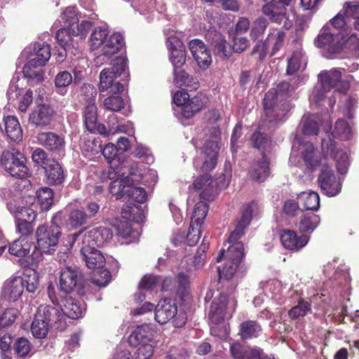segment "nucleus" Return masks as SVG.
<instances>
[{"instance_id": "obj_1", "label": "nucleus", "mask_w": 359, "mask_h": 359, "mask_svg": "<svg viewBox=\"0 0 359 359\" xmlns=\"http://www.w3.org/2000/svg\"><path fill=\"white\" fill-rule=\"evenodd\" d=\"M254 205V202H252L243 208L241 217L235 220V229L229 234L228 242L230 245L226 255L225 250L222 249L216 257V261L219 262L225 256L224 266L217 267L219 283L231 280L238 269L243 268L241 264L245 257L244 245L238 240L244 236L245 229L252 221Z\"/></svg>"}, {"instance_id": "obj_2", "label": "nucleus", "mask_w": 359, "mask_h": 359, "mask_svg": "<svg viewBox=\"0 0 359 359\" xmlns=\"http://www.w3.org/2000/svg\"><path fill=\"white\" fill-rule=\"evenodd\" d=\"M218 134H219V130L214 128L211 135L205 140L203 147L205 159L201 166L198 168L197 161H194L196 169L203 172V175L198 176L193 182L192 187L196 191L203 189L207 185L213 182L209 172L215 169L217 164L218 154L220 150L218 144Z\"/></svg>"}, {"instance_id": "obj_3", "label": "nucleus", "mask_w": 359, "mask_h": 359, "mask_svg": "<svg viewBox=\"0 0 359 359\" xmlns=\"http://www.w3.org/2000/svg\"><path fill=\"white\" fill-rule=\"evenodd\" d=\"M327 24L339 32L352 29L359 32V0L346 1L341 11Z\"/></svg>"}, {"instance_id": "obj_4", "label": "nucleus", "mask_w": 359, "mask_h": 359, "mask_svg": "<svg viewBox=\"0 0 359 359\" xmlns=\"http://www.w3.org/2000/svg\"><path fill=\"white\" fill-rule=\"evenodd\" d=\"M86 283L83 274L77 269L66 266L60 271L58 290L60 295L75 291L77 294L83 296L86 294Z\"/></svg>"}, {"instance_id": "obj_5", "label": "nucleus", "mask_w": 359, "mask_h": 359, "mask_svg": "<svg viewBox=\"0 0 359 359\" xmlns=\"http://www.w3.org/2000/svg\"><path fill=\"white\" fill-rule=\"evenodd\" d=\"M25 155L18 149L13 148L2 152L0 165L11 176L23 178L27 176L29 169L26 165Z\"/></svg>"}, {"instance_id": "obj_6", "label": "nucleus", "mask_w": 359, "mask_h": 359, "mask_svg": "<svg viewBox=\"0 0 359 359\" xmlns=\"http://www.w3.org/2000/svg\"><path fill=\"white\" fill-rule=\"evenodd\" d=\"M59 226L51 222L50 226L44 224L39 225L35 231L36 245L34 244V248L39 249L43 253L53 254L55 251V247L62 232Z\"/></svg>"}, {"instance_id": "obj_7", "label": "nucleus", "mask_w": 359, "mask_h": 359, "mask_svg": "<svg viewBox=\"0 0 359 359\" xmlns=\"http://www.w3.org/2000/svg\"><path fill=\"white\" fill-rule=\"evenodd\" d=\"M110 193L116 199L128 198L138 203H143L147 200V192L144 188L133 186L130 184L128 177L124 180H115L109 184Z\"/></svg>"}, {"instance_id": "obj_8", "label": "nucleus", "mask_w": 359, "mask_h": 359, "mask_svg": "<svg viewBox=\"0 0 359 359\" xmlns=\"http://www.w3.org/2000/svg\"><path fill=\"white\" fill-rule=\"evenodd\" d=\"M103 253L91 247V283L99 287H106L111 280L110 271L105 267Z\"/></svg>"}, {"instance_id": "obj_9", "label": "nucleus", "mask_w": 359, "mask_h": 359, "mask_svg": "<svg viewBox=\"0 0 359 359\" xmlns=\"http://www.w3.org/2000/svg\"><path fill=\"white\" fill-rule=\"evenodd\" d=\"M90 28L88 21H82L80 25L75 26V28L63 27L57 30L55 39L57 44L65 50H70L76 48L77 43H75L74 36H81V39L85 38Z\"/></svg>"}, {"instance_id": "obj_10", "label": "nucleus", "mask_w": 359, "mask_h": 359, "mask_svg": "<svg viewBox=\"0 0 359 359\" xmlns=\"http://www.w3.org/2000/svg\"><path fill=\"white\" fill-rule=\"evenodd\" d=\"M160 285L161 292H175L183 300L190 294V277L184 272L178 273L176 278L170 276L162 278L161 276Z\"/></svg>"}, {"instance_id": "obj_11", "label": "nucleus", "mask_w": 359, "mask_h": 359, "mask_svg": "<svg viewBox=\"0 0 359 359\" xmlns=\"http://www.w3.org/2000/svg\"><path fill=\"white\" fill-rule=\"evenodd\" d=\"M88 219L87 214L83 210L74 209L58 212L52 217V223L62 229L70 231L84 224Z\"/></svg>"}, {"instance_id": "obj_12", "label": "nucleus", "mask_w": 359, "mask_h": 359, "mask_svg": "<svg viewBox=\"0 0 359 359\" xmlns=\"http://www.w3.org/2000/svg\"><path fill=\"white\" fill-rule=\"evenodd\" d=\"M264 113L268 121L273 125L283 123L292 109V104L287 100H266L263 102Z\"/></svg>"}, {"instance_id": "obj_13", "label": "nucleus", "mask_w": 359, "mask_h": 359, "mask_svg": "<svg viewBox=\"0 0 359 359\" xmlns=\"http://www.w3.org/2000/svg\"><path fill=\"white\" fill-rule=\"evenodd\" d=\"M314 44L330 54H338L342 50L344 43L340 35L332 33L329 24H325L315 39Z\"/></svg>"}, {"instance_id": "obj_14", "label": "nucleus", "mask_w": 359, "mask_h": 359, "mask_svg": "<svg viewBox=\"0 0 359 359\" xmlns=\"http://www.w3.org/2000/svg\"><path fill=\"white\" fill-rule=\"evenodd\" d=\"M321 144L324 156L334 158L336 161V168L338 172L341 175L346 174L349 166L347 153L338 148L336 141L330 137L328 139H323Z\"/></svg>"}, {"instance_id": "obj_15", "label": "nucleus", "mask_w": 359, "mask_h": 359, "mask_svg": "<svg viewBox=\"0 0 359 359\" xmlns=\"http://www.w3.org/2000/svg\"><path fill=\"white\" fill-rule=\"evenodd\" d=\"M317 181L322 192L327 196H334L341 191L339 179L327 165H323Z\"/></svg>"}, {"instance_id": "obj_16", "label": "nucleus", "mask_w": 359, "mask_h": 359, "mask_svg": "<svg viewBox=\"0 0 359 359\" xmlns=\"http://www.w3.org/2000/svg\"><path fill=\"white\" fill-rule=\"evenodd\" d=\"M123 45L124 39L120 33L111 34L102 47L101 53L95 57V65L99 67L111 61L113 55L117 53Z\"/></svg>"}, {"instance_id": "obj_17", "label": "nucleus", "mask_w": 359, "mask_h": 359, "mask_svg": "<svg viewBox=\"0 0 359 359\" xmlns=\"http://www.w3.org/2000/svg\"><path fill=\"white\" fill-rule=\"evenodd\" d=\"M280 239L285 249L298 252L307 245L310 236L306 234L298 236L294 230L285 229L280 231Z\"/></svg>"}, {"instance_id": "obj_18", "label": "nucleus", "mask_w": 359, "mask_h": 359, "mask_svg": "<svg viewBox=\"0 0 359 359\" xmlns=\"http://www.w3.org/2000/svg\"><path fill=\"white\" fill-rule=\"evenodd\" d=\"M205 38L212 47L214 53L222 59H227L232 55L231 45L225 37L216 30H210Z\"/></svg>"}, {"instance_id": "obj_19", "label": "nucleus", "mask_w": 359, "mask_h": 359, "mask_svg": "<svg viewBox=\"0 0 359 359\" xmlns=\"http://www.w3.org/2000/svg\"><path fill=\"white\" fill-rule=\"evenodd\" d=\"M29 114V123L36 127H45L48 126L53 118L54 109L49 105L39 103Z\"/></svg>"}, {"instance_id": "obj_20", "label": "nucleus", "mask_w": 359, "mask_h": 359, "mask_svg": "<svg viewBox=\"0 0 359 359\" xmlns=\"http://www.w3.org/2000/svg\"><path fill=\"white\" fill-rule=\"evenodd\" d=\"M319 78L322 88L325 90L336 88V90L340 93H346L349 88L348 83L341 80V72L337 69L321 73Z\"/></svg>"}, {"instance_id": "obj_21", "label": "nucleus", "mask_w": 359, "mask_h": 359, "mask_svg": "<svg viewBox=\"0 0 359 359\" xmlns=\"http://www.w3.org/2000/svg\"><path fill=\"white\" fill-rule=\"evenodd\" d=\"M270 161L265 152L262 158L255 160L248 172L250 178L258 183L264 182L270 175Z\"/></svg>"}, {"instance_id": "obj_22", "label": "nucleus", "mask_w": 359, "mask_h": 359, "mask_svg": "<svg viewBox=\"0 0 359 359\" xmlns=\"http://www.w3.org/2000/svg\"><path fill=\"white\" fill-rule=\"evenodd\" d=\"M189 50L201 68H207L212 63V57L205 43L200 39H193L189 43Z\"/></svg>"}, {"instance_id": "obj_23", "label": "nucleus", "mask_w": 359, "mask_h": 359, "mask_svg": "<svg viewBox=\"0 0 359 359\" xmlns=\"http://www.w3.org/2000/svg\"><path fill=\"white\" fill-rule=\"evenodd\" d=\"M209 102L208 97L202 93H198L192 98H189L187 104L181 108V115L186 119H189L197 113L205 109Z\"/></svg>"}, {"instance_id": "obj_24", "label": "nucleus", "mask_w": 359, "mask_h": 359, "mask_svg": "<svg viewBox=\"0 0 359 359\" xmlns=\"http://www.w3.org/2000/svg\"><path fill=\"white\" fill-rule=\"evenodd\" d=\"M23 283L21 276L7 279L2 287L1 297L9 302L17 301L23 293Z\"/></svg>"}, {"instance_id": "obj_25", "label": "nucleus", "mask_w": 359, "mask_h": 359, "mask_svg": "<svg viewBox=\"0 0 359 359\" xmlns=\"http://www.w3.org/2000/svg\"><path fill=\"white\" fill-rule=\"evenodd\" d=\"M236 301L229 299L228 297L220 293L210 304L209 314H233L236 311Z\"/></svg>"}, {"instance_id": "obj_26", "label": "nucleus", "mask_w": 359, "mask_h": 359, "mask_svg": "<svg viewBox=\"0 0 359 359\" xmlns=\"http://www.w3.org/2000/svg\"><path fill=\"white\" fill-rule=\"evenodd\" d=\"M36 139L39 144L50 151L60 152L64 150V138L55 133H39L36 136Z\"/></svg>"}, {"instance_id": "obj_27", "label": "nucleus", "mask_w": 359, "mask_h": 359, "mask_svg": "<svg viewBox=\"0 0 359 359\" xmlns=\"http://www.w3.org/2000/svg\"><path fill=\"white\" fill-rule=\"evenodd\" d=\"M47 183L57 186L63 184L65 175L61 165L55 160L51 159L43 166Z\"/></svg>"}, {"instance_id": "obj_28", "label": "nucleus", "mask_w": 359, "mask_h": 359, "mask_svg": "<svg viewBox=\"0 0 359 359\" xmlns=\"http://www.w3.org/2000/svg\"><path fill=\"white\" fill-rule=\"evenodd\" d=\"M154 337V330L150 325H139L132 332L128 338L129 343L133 346L141 344L149 343Z\"/></svg>"}, {"instance_id": "obj_29", "label": "nucleus", "mask_w": 359, "mask_h": 359, "mask_svg": "<svg viewBox=\"0 0 359 359\" xmlns=\"http://www.w3.org/2000/svg\"><path fill=\"white\" fill-rule=\"evenodd\" d=\"M230 352L234 359H259L263 350L258 347H246L239 343H233L230 346Z\"/></svg>"}, {"instance_id": "obj_30", "label": "nucleus", "mask_w": 359, "mask_h": 359, "mask_svg": "<svg viewBox=\"0 0 359 359\" xmlns=\"http://www.w3.org/2000/svg\"><path fill=\"white\" fill-rule=\"evenodd\" d=\"M24 77L27 79L28 83L30 84H37L43 80L44 72L42 66L34 62L31 58L24 65L22 68Z\"/></svg>"}, {"instance_id": "obj_31", "label": "nucleus", "mask_w": 359, "mask_h": 359, "mask_svg": "<svg viewBox=\"0 0 359 359\" xmlns=\"http://www.w3.org/2000/svg\"><path fill=\"white\" fill-rule=\"evenodd\" d=\"M5 132L7 136L14 142L22 140V130L18 118L14 116H7L4 118Z\"/></svg>"}, {"instance_id": "obj_32", "label": "nucleus", "mask_w": 359, "mask_h": 359, "mask_svg": "<svg viewBox=\"0 0 359 359\" xmlns=\"http://www.w3.org/2000/svg\"><path fill=\"white\" fill-rule=\"evenodd\" d=\"M320 222L318 215L313 213L305 214L299 217L296 227L302 233H311L318 227Z\"/></svg>"}, {"instance_id": "obj_33", "label": "nucleus", "mask_w": 359, "mask_h": 359, "mask_svg": "<svg viewBox=\"0 0 359 359\" xmlns=\"http://www.w3.org/2000/svg\"><path fill=\"white\" fill-rule=\"evenodd\" d=\"M34 243L26 237H20L10 244L8 252L16 257H25L29 255Z\"/></svg>"}, {"instance_id": "obj_34", "label": "nucleus", "mask_w": 359, "mask_h": 359, "mask_svg": "<svg viewBox=\"0 0 359 359\" xmlns=\"http://www.w3.org/2000/svg\"><path fill=\"white\" fill-rule=\"evenodd\" d=\"M302 158L307 169L311 171L316 170L321 164V157L317 154L312 144H306L302 152Z\"/></svg>"}, {"instance_id": "obj_35", "label": "nucleus", "mask_w": 359, "mask_h": 359, "mask_svg": "<svg viewBox=\"0 0 359 359\" xmlns=\"http://www.w3.org/2000/svg\"><path fill=\"white\" fill-rule=\"evenodd\" d=\"M48 319L46 316H34L31 325L32 335L36 339H44L49 332Z\"/></svg>"}, {"instance_id": "obj_36", "label": "nucleus", "mask_w": 359, "mask_h": 359, "mask_svg": "<svg viewBox=\"0 0 359 359\" xmlns=\"http://www.w3.org/2000/svg\"><path fill=\"white\" fill-rule=\"evenodd\" d=\"M298 201L304 210H317L320 207V196L317 192H302L298 196Z\"/></svg>"}, {"instance_id": "obj_37", "label": "nucleus", "mask_w": 359, "mask_h": 359, "mask_svg": "<svg viewBox=\"0 0 359 359\" xmlns=\"http://www.w3.org/2000/svg\"><path fill=\"white\" fill-rule=\"evenodd\" d=\"M7 208L15 219H20L31 223H34L36 219V213L29 207L18 206L14 203H10L7 204Z\"/></svg>"}, {"instance_id": "obj_38", "label": "nucleus", "mask_w": 359, "mask_h": 359, "mask_svg": "<svg viewBox=\"0 0 359 359\" xmlns=\"http://www.w3.org/2000/svg\"><path fill=\"white\" fill-rule=\"evenodd\" d=\"M175 83L181 87L186 86L190 90H195L199 88V82L196 76L189 75L184 70L173 72Z\"/></svg>"}, {"instance_id": "obj_39", "label": "nucleus", "mask_w": 359, "mask_h": 359, "mask_svg": "<svg viewBox=\"0 0 359 359\" xmlns=\"http://www.w3.org/2000/svg\"><path fill=\"white\" fill-rule=\"evenodd\" d=\"M112 237V231L109 227L100 226L91 230V242H93L97 248L104 246Z\"/></svg>"}, {"instance_id": "obj_40", "label": "nucleus", "mask_w": 359, "mask_h": 359, "mask_svg": "<svg viewBox=\"0 0 359 359\" xmlns=\"http://www.w3.org/2000/svg\"><path fill=\"white\" fill-rule=\"evenodd\" d=\"M290 84L287 81H282L276 86V88L268 90L264 95L266 100H287L290 95Z\"/></svg>"}, {"instance_id": "obj_41", "label": "nucleus", "mask_w": 359, "mask_h": 359, "mask_svg": "<svg viewBox=\"0 0 359 359\" xmlns=\"http://www.w3.org/2000/svg\"><path fill=\"white\" fill-rule=\"evenodd\" d=\"M98 149L102 151V154L110 165V168L114 170V172L121 175L119 171L116 170H118V165H119V163H118V160L116 161L118 153L116 146L112 143H108L103 148L101 144H99Z\"/></svg>"}, {"instance_id": "obj_42", "label": "nucleus", "mask_w": 359, "mask_h": 359, "mask_svg": "<svg viewBox=\"0 0 359 359\" xmlns=\"http://www.w3.org/2000/svg\"><path fill=\"white\" fill-rule=\"evenodd\" d=\"M109 35L108 25L100 22V25L95 26L91 33V49H95L102 45Z\"/></svg>"}, {"instance_id": "obj_43", "label": "nucleus", "mask_w": 359, "mask_h": 359, "mask_svg": "<svg viewBox=\"0 0 359 359\" xmlns=\"http://www.w3.org/2000/svg\"><path fill=\"white\" fill-rule=\"evenodd\" d=\"M36 198L42 210H48L53 203L54 192L52 189L43 187L36 191Z\"/></svg>"}, {"instance_id": "obj_44", "label": "nucleus", "mask_w": 359, "mask_h": 359, "mask_svg": "<svg viewBox=\"0 0 359 359\" xmlns=\"http://www.w3.org/2000/svg\"><path fill=\"white\" fill-rule=\"evenodd\" d=\"M262 327L256 321L247 320L240 325V334L243 339L258 337Z\"/></svg>"}, {"instance_id": "obj_45", "label": "nucleus", "mask_w": 359, "mask_h": 359, "mask_svg": "<svg viewBox=\"0 0 359 359\" xmlns=\"http://www.w3.org/2000/svg\"><path fill=\"white\" fill-rule=\"evenodd\" d=\"M50 50L48 44L38 43L34 46V53L31 55V59L34 60V62L43 67L50 59Z\"/></svg>"}, {"instance_id": "obj_46", "label": "nucleus", "mask_w": 359, "mask_h": 359, "mask_svg": "<svg viewBox=\"0 0 359 359\" xmlns=\"http://www.w3.org/2000/svg\"><path fill=\"white\" fill-rule=\"evenodd\" d=\"M285 38L286 33L280 29H276L268 34L266 41L269 43H271L272 44L271 55H274L283 47Z\"/></svg>"}, {"instance_id": "obj_47", "label": "nucleus", "mask_w": 359, "mask_h": 359, "mask_svg": "<svg viewBox=\"0 0 359 359\" xmlns=\"http://www.w3.org/2000/svg\"><path fill=\"white\" fill-rule=\"evenodd\" d=\"M89 87L88 83H84L80 88V93L79 95V101L86 105L85 111L83 112L84 124L88 131H90V126L88 124V118L90 114V97H89Z\"/></svg>"}, {"instance_id": "obj_48", "label": "nucleus", "mask_w": 359, "mask_h": 359, "mask_svg": "<svg viewBox=\"0 0 359 359\" xmlns=\"http://www.w3.org/2000/svg\"><path fill=\"white\" fill-rule=\"evenodd\" d=\"M23 283V289L25 287L27 291L34 293L39 287V276L35 271H29L28 273H24L21 277Z\"/></svg>"}, {"instance_id": "obj_49", "label": "nucleus", "mask_w": 359, "mask_h": 359, "mask_svg": "<svg viewBox=\"0 0 359 359\" xmlns=\"http://www.w3.org/2000/svg\"><path fill=\"white\" fill-rule=\"evenodd\" d=\"M155 312H163L165 314H177V306L175 299L170 297L161 299L155 307Z\"/></svg>"}, {"instance_id": "obj_50", "label": "nucleus", "mask_w": 359, "mask_h": 359, "mask_svg": "<svg viewBox=\"0 0 359 359\" xmlns=\"http://www.w3.org/2000/svg\"><path fill=\"white\" fill-rule=\"evenodd\" d=\"M32 349V344L26 337H18L13 344V351L16 355L25 358Z\"/></svg>"}, {"instance_id": "obj_51", "label": "nucleus", "mask_w": 359, "mask_h": 359, "mask_svg": "<svg viewBox=\"0 0 359 359\" xmlns=\"http://www.w3.org/2000/svg\"><path fill=\"white\" fill-rule=\"evenodd\" d=\"M208 205L205 202L201 201L196 203L194 209L193 217L191 221L193 220L194 224H196L197 226H201L203 223V220L208 214Z\"/></svg>"}, {"instance_id": "obj_52", "label": "nucleus", "mask_w": 359, "mask_h": 359, "mask_svg": "<svg viewBox=\"0 0 359 359\" xmlns=\"http://www.w3.org/2000/svg\"><path fill=\"white\" fill-rule=\"evenodd\" d=\"M121 215L127 221L131 220L135 222L141 221L142 215H143L140 208L134 204L133 205L131 204L123 205L121 208Z\"/></svg>"}, {"instance_id": "obj_53", "label": "nucleus", "mask_w": 359, "mask_h": 359, "mask_svg": "<svg viewBox=\"0 0 359 359\" xmlns=\"http://www.w3.org/2000/svg\"><path fill=\"white\" fill-rule=\"evenodd\" d=\"M161 283V276L154 274L144 275L140 280L138 287L140 290L146 291H152Z\"/></svg>"}, {"instance_id": "obj_54", "label": "nucleus", "mask_w": 359, "mask_h": 359, "mask_svg": "<svg viewBox=\"0 0 359 359\" xmlns=\"http://www.w3.org/2000/svg\"><path fill=\"white\" fill-rule=\"evenodd\" d=\"M63 26L67 28H75L78 25L79 18L74 7H67L62 13L61 21Z\"/></svg>"}, {"instance_id": "obj_55", "label": "nucleus", "mask_w": 359, "mask_h": 359, "mask_svg": "<svg viewBox=\"0 0 359 359\" xmlns=\"http://www.w3.org/2000/svg\"><path fill=\"white\" fill-rule=\"evenodd\" d=\"M351 133V129L347 121L339 119L335 123L334 128L332 134L334 137L346 140L350 137Z\"/></svg>"}, {"instance_id": "obj_56", "label": "nucleus", "mask_w": 359, "mask_h": 359, "mask_svg": "<svg viewBox=\"0 0 359 359\" xmlns=\"http://www.w3.org/2000/svg\"><path fill=\"white\" fill-rule=\"evenodd\" d=\"M319 132V125L314 115L308 116L303 118L302 133L305 135H317Z\"/></svg>"}, {"instance_id": "obj_57", "label": "nucleus", "mask_w": 359, "mask_h": 359, "mask_svg": "<svg viewBox=\"0 0 359 359\" xmlns=\"http://www.w3.org/2000/svg\"><path fill=\"white\" fill-rule=\"evenodd\" d=\"M269 22L264 17L257 18L252 23L250 36L252 40L257 39L259 36L264 34Z\"/></svg>"}, {"instance_id": "obj_58", "label": "nucleus", "mask_w": 359, "mask_h": 359, "mask_svg": "<svg viewBox=\"0 0 359 359\" xmlns=\"http://www.w3.org/2000/svg\"><path fill=\"white\" fill-rule=\"evenodd\" d=\"M116 78L117 76L110 71V69L104 68L102 69L100 74V90L103 92L109 89Z\"/></svg>"}, {"instance_id": "obj_59", "label": "nucleus", "mask_w": 359, "mask_h": 359, "mask_svg": "<svg viewBox=\"0 0 359 359\" xmlns=\"http://www.w3.org/2000/svg\"><path fill=\"white\" fill-rule=\"evenodd\" d=\"M114 226L116 229V234L123 238H128L135 233L133 231L131 224L127 220L116 221Z\"/></svg>"}, {"instance_id": "obj_60", "label": "nucleus", "mask_w": 359, "mask_h": 359, "mask_svg": "<svg viewBox=\"0 0 359 359\" xmlns=\"http://www.w3.org/2000/svg\"><path fill=\"white\" fill-rule=\"evenodd\" d=\"M127 59L124 57L116 56L111 60V67L110 71L117 77L125 73L128 69Z\"/></svg>"}, {"instance_id": "obj_61", "label": "nucleus", "mask_w": 359, "mask_h": 359, "mask_svg": "<svg viewBox=\"0 0 359 359\" xmlns=\"http://www.w3.org/2000/svg\"><path fill=\"white\" fill-rule=\"evenodd\" d=\"M252 147L255 149L264 151L266 147L268 144V137L265 133H261L259 130H256L252 135L250 138Z\"/></svg>"}, {"instance_id": "obj_62", "label": "nucleus", "mask_w": 359, "mask_h": 359, "mask_svg": "<svg viewBox=\"0 0 359 359\" xmlns=\"http://www.w3.org/2000/svg\"><path fill=\"white\" fill-rule=\"evenodd\" d=\"M170 60L174 67L173 72L181 68L186 62L185 48L170 52Z\"/></svg>"}, {"instance_id": "obj_63", "label": "nucleus", "mask_w": 359, "mask_h": 359, "mask_svg": "<svg viewBox=\"0 0 359 359\" xmlns=\"http://www.w3.org/2000/svg\"><path fill=\"white\" fill-rule=\"evenodd\" d=\"M201 226H197L194 224V221H191L188 233L187 235V243L189 246H194L198 242L201 237Z\"/></svg>"}, {"instance_id": "obj_64", "label": "nucleus", "mask_w": 359, "mask_h": 359, "mask_svg": "<svg viewBox=\"0 0 359 359\" xmlns=\"http://www.w3.org/2000/svg\"><path fill=\"white\" fill-rule=\"evenodd\" d=\"M104 104L110 111H118L123 108L125 104L120 95H112L104 100Z\"/></svg>"}]
</instances>
